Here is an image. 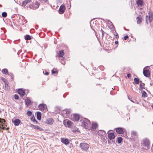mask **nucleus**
<instances>
[{"mask_svg":"<svg viewBox=\"0 0 153 153\" xmlns=\"http://www.w3.org/2000/svg\"><path fill=\"white\" fill-rule=\"evenodd\" d=\"M128 38V35H126L124 37V40H126Z\"/></svg>","mask_w":153,"mask_h":153,"instance_id":"nucleus-45","label":"nucleus"},{"mask_svg":"<svg viewBox=\"0 0 153 153\" xmlns=\"http://www.w3.org/2000/svg\"><path fill=\"white\" fill-rule=\"evenodd\" d=\"M115 36V37L116 39H118L119 38L118 34L117 33H116L115 34H114Z\"/></svg>","mask_w":153,"mask_h":153,"instance_id":"nucleus-48","label":"nucleus"},{"mask_svg":"<svg viewBox=\"0 0 153 153\" xmlns=\"http://www.w3.org/2000/svg\"><path fill=\"white\" fill-rule=\"evenodd\" d=\"M113 91H111L110 92V94L111 95H113Z\"/></svg>","mask_w":153,"mask_h":153,"instance_id":"nucleus-64","label":"nucleus"},{"mask_svg":"<svg viewBox=\"0 0 153 153\" xmlns=\"http://www.w3.org/2000/svg\"><path fill=\"white\" fill-rule=\"evenodd\" d=\"M43 73L45 75H48L49 74V72L47 71H45V72L43 71Z\"/></svg>","mask_w":153,"mask_h":153,"instance_id":"nucleus-44","label":"nucleus"},{"mask_svg":"<svg viewBox=\"0 0 153 153\" xmlns=\"http://www.w3.org/2000/svg\"><path fill=\"white\" fill-rule=\"evenodd\" d=\"M35 4L37 6V7H36V8H38L40 4L38 1H36Z\"/></svg>","mask_w":153,"mask_h":153,"instance_id":"nucleus-42","label":"nucleus"},{"mask_svg":"<svg viewBox=\"0 0 153 153\" xmlns=\"http://www.w3.org/2000/svg\"><path fill=\"white\" fill-rule=\"evenodd\" d=\"M33 128L34 129H36L39 131H42L43 130L42 128L37 125H34Z\"/></svg>","mask_w":153,"mask_h":153,"instance_id":"nucleus-29","label":"nucleus"},{"mask_svg":"<svg viewBox=\"0 0 153 153\" xmlns=\"http://www.w3.org/2000/svg\"><path fill=\"white\" fill-rule=\"evenodd\" d=\"M111 140H112L111 141L110 140H108V143L110 144H111L112 143H113V144L115 143V140H113V139Z\"/></svg>","mask_w":153,"mask_h":153,"instance_id":"nucleus-34","label":"nucleus"},{"mask_svg":"<svg viewBox=\"0 0 153 153\" xmlns=\"http://www.w3.org/2000/svg\"><path fill=\"white\" fill-rule=\"evenodd\" d=\"M143 145L147 147L148 149L150 148V141L147 139H146L143 140Z\"/></svg>","mask_w":153,"mask_h":153,"instance_id":"nucleus-9","label":"nucleus"},{"mask_svg":"<svg viewBox=\"0 0 153 153\" xmlns=\"http://www.w3.org/2000/svg\"><path fill=\"white\" fill-rule=\"evenodd\" d=\"M142 97H147V95L146 92L144 91H142Z\"/></svg>","mask_w":153,"mask_h":153,"instance_id":"nucleus-30","label":"nucleus"},{"mask_svg":"<svg viewBox=\"0 0 153 153\" xmlns=\"http://www.w3.org/2000/svg\"><path fill=\"white\" fill-rule=\"evenodd\" d=\"M143 75L146 77H149L150 75V72L149 70L147 69H145L144 68L143 70Z\"/></svg>","mask_w":153,"mask_h":153,"instance_id":"nucleus-7","label":"nucleus"},{"mask_svg":"<svg viewBox=\"0 0 153 153\" xmlns=\"http://www.w3.org/2000/svg\"><path fill=\"white\" fill-rule=\"evenodd\" d=\"M108 139L111 140L115 138L116 137L114 132H110L108 133Z\"/></svg>","mask_w":153,"mask_h":153,"instance_id":"nucleus-17","label":"nucleus"},{"mask_svg":"<svg viewBox=\"0 0 153 153\" xmlns=\"http://www.w3.org/2000/svg\"><path fill=\"white\" fill-rule=\"evenodd\" d=\"M32 114V112L30 111H28L27 112L26 115L28 116H30Z\"/></svg>","mask_w":153,"mask_h":153,"instance_id":"nucleus-36","label":"nucleus"},{"mask_svg":"<svg viewBox=\"0 0 153 153\" xmlns=\"http://www.w3.org/2000/svg\"><path fill=\"white\" fill-rule=\"evenodd\" d=\"M53 122H54V120L52 118H49L46 119L45 122L47 124L50 125H52L53 124Z\"/></svg>","mask_w":153,"mask_h":153,"instance_id":"nucleus-19","label":"nucleus"},{"mask_svg":"<svg viewBox=\"0 0 153 153\" xmlns=\"http://www.w3.org/2000/svg\"><path fill=\"white\" fill-rule=\"evenodd\" d=\"M70 111H69L68 110L66 111V114H70Z\"/></svg>","mask_w":153,"mask_h":153,"instance_id":"nucleus-51","label":"nucleus"},{"mask_svg":"<svg viewBox=\"0 0 153 153\" xmlns=\"http://www.w3.org/2000/svg\"><path fill=\"white\" fill-rule=\"evenodd\" d=\"M131 135L133 136H135L136 135V132L135 131H132L131 133Z\"/></svg>","mask_w":153,"mask_h":153,"instance_id":"nucleus-40","label":"nucleus"},{"mask_svg":"<svg viewBox=\"0 0 153 153\" xmlns=\"http://www.w3.org/2000/svg\"><path fill=\"white\" fill-rule=\"evenodd\" d=\"M116 142L120 143L122 142L123 138L121 137H118L116 139Z\"/></svg>","mask_w":153,"mask_h":153,"instance_id":"nucleus-25","label":"nucleus"},{"mask_svg":"<svg viewBox=\"0 0 153 153\" xmlns=\"http://www.w3.org/2000/svg\"><path fill=\"white\" fill-rule=\"evenodd\" d=\"M4 129H6V130H8L9 129V127H7V128H6L5 127V126H4Z\"/></svg>","mask_w":153,"mask_h":153,"instance_id":"nucleus-60","label":"nucleus"},{"mask_svg":"<svg viewBox=\"0 0 153 153\" xmlns=\"http://www.w3.org/2000/svg\"><path fill=\"white\" fill-rule=\"evenodd\" d=\"M14 98L16 100H18L19 98V97L17 94H15L14 95Z\"/></svg>","mask_w":153,"mask_h":153,"instance_id":"nucleus-39","label":"nucleus"},{"mask_svg":"<svg viewBox=\"0 0 153 153\" xmlns=\"http://www.w3.org/2000/svg\"><path fill=\"white\" fill-rule=\"evenodd\" d=\"M115 43L117 45V44H118V42L117 41H116L115 42Z\"/></svg>","mask_w":153,"mask_h":153,"instance_id":"nucleus-62","label":"nucleus"},{"mask_svg":"<svg viewBox=\"0 0 153 153\" xmlns=\"http://www.w3.org/2000/svg\"><path fill=\"white\" fill-rule=\"evenodd\" d=\"M66 9L65 7L64 4H62L59 8V13L60 14H62L64 13Z\"/></svg>","mask_w":153,"mask_h":153,"instance_id":"nucleus-10","label":"nucleus"},{"mask_svg":"<svg viewBox=\"0 0 153 153\" xmlns=\"http://www.w3.org/2000/svg\"><path fill=\"white\" fill-rule=\"evenodd\" d=\"M99 68L102 71H103L104 70V67L102 65L99 66Z\"/></svg>","mask_w":153,"mask_h":153,"instance_id":"nucleus-41","label":"nucleus"},{"mask_svg":"<svg viewBox=\"0 0 153 153\" xmlns=\"http://www.w3.org/2000/svg\"><path fill=\"white\" fill-rule=\"evenodd\" d=\"M34 5H31L30 6V7L32 9H34V8L33 7V6Z\"/></svg>","mask_w":153,"mask_h":153,"instance_id":"nucleus-58","label":"nucleus"},{"mask_svg":"<svg viewBox=\"0 0 153 153\" xmlns=\"http://www.w3.org/2000/svg\"><path fill=\"white\" fill-rule=\"evenodd\" d=\"M60 140L61 142L65 145H68L69 143V140L67 138L62 137Z\"/></svg>","mask_w":153,"mask_h":153,"instance_id":"nucleus-13","label":"nucleus"},{"mask_svg":"<svg viewBox=\"0 0 153 153\" xmlns=\"http://www.w3.org/2000/svg\"><path fill=\"white\" fill-rule=\"evenodd\" d=\"M4 85L6 87V86H7L8 85V83L7 82H4Z\"/></svg>","mask_w":153,"mask_h":153,"instance_id":"nucleus-55","label":"nucleus"},{"mask_svg":"<svg viewBox=\"0 0 153 153\" xmlns=\"http://www.w3.org/2000/svg\"><path fill=\"white\" fill-rule=\"evenodd\" d=\"M103 140L104 142H105L106 143H107V141L106 140L105 137L103 138Z\"/></svg>","mask_w":153,"mask_h":153,"instance_id":"nucleus-52","label":"nucleus"},{"mask_svg":"<svg viewBox=\"0 0 153 153\" xmlns=\"http://www.w3.org/2000/svg\"><path fill=\"white\" fill-rule=\"evenodd\" d=\"M98 125L97 123H92L91 127V130L92 131H94L95 129H96Z\"/></svg>","mask_w":153,"mask_h":153,"instance_id":"nucleus-18","label":"nucleus"},{"mask_svg":"<svg viewBox=\"0 0 153 153\" xmlns=\"http://www.w3.org/2000/svg\"><path fill=\"white\" fill-rule=\"evenodd\" d=\"M36 117L37 119L39 120H40L41 119V113L39 111H36Z\"/></svg>","mask_w":153,"mask_h":153,"instance_id":"nucleus-24","label":"nucleus"},{"mask_svg":"<svg viewBox=\"0 0 153 153\" xmlns=\"http://www.w3.org/2000/svg\"><path fill=\"white\" fill-rule=\"evenodd\" d=\"M64 55V50H61L59 51L57 56L58 57H62Z\"/></svg>","mask_w":153,"mask_h":153,"instance_id":"nucleus-22","label":"nucleus"},{"mask_svg":"<svg viewBox=\"0 0 153 153\" xmlns=\"http://www.w3.org/2000/svg\"><path fill=\"white\" fill-rule=\"evenodd\" d=\"M6 123V120L4 119L0 118V128L1 129L4 130V126Z\"/></svg>","mask_w":153,"mask_h":153,"instance_id":"nucleus-4","label":"nucleus"},{"mask_svg":"<svg viewBox=\"0 0 153 153\" xmlns=\"http://www.w3.org/2000/svg\"><path fill=\"white\" fill-rule=\"evenodd\" d=\"M2 72L4 74L8 75L9 74L8 71L6 68L3 69L2 70Z\"/></svg>","mask_w":153,"mask_h":153,"instance_id":"nucleus-27","label":"nucleus"},{"mask_svg":"<svg viewBox=\"0 0 153 153\" xmlns=\"http://www.w3.org/2000/svg\"><path fill=\"white\" fill-rule=\"evenodd\" d=\"M1 15H2V16L3 18H6V17L7 16V13L6 12H3L2 13Z\"/></svg>","mask_w":153,"mask_h":153,"instance_id":"nucleus-33","label":"nucleus"},{"mask_svg":"<svg viewBox=\"0 0 153 153\" xmlns=\"http://www.w3.org/2000/svg\"><path fill=\"white\" fill-rule=\"evenodd\" d=\"M128 98L129 100H130L132 102L135 103L134 101L133 100H132L131 98L130 99V98L128 96Z\"/></svg>","mask_w":153,"mask_h":153,"instance_id":"nucleus-47","label":"nucleus"},{"mask_svg":"<svg viewBox=\"0 0 153 153\" xmlns=\"http://www.w3.org/2000/svg\"><path fill=\"white\" fill-rule=\"evenodd\" d=\"M100 131H103V132L102 133V135H105L106 134V132L104 130H100Z\"/></svg>","mask_w":153,"mask_h":153,"instance_id":"nucleus-46","label":"nucleus"},{"mask_svg":"<svg viewBox=\"0 0 153 153\" xmlns=\"http://www.w3.org/2000/svg\"><path fill=\"white\" fill-rule=\"evenodd\" d=\"M79 118L80 116L79 114H74L72 119L73 121H77L79 120Z\"/></svg>","mask_w":153,"mask_h":153,"instance_id":"nucleus-15","label":"nucleus"},{"mask_svg":"<svg viewBox=\"0 0 153 153\" xmlns=\"http://www.w3.org/2000/svg\"><path fill=\"white\" fill-rule=\"evenodd\" d=\"M68 93H65L63 95V97H64L65 98L66 97V96L68 94Z\"/></svg>","mask_w":153,"mask_h":153,"instance_id":"nucleus-53","label":"nucleus"},{"mask_svg":"<svg viewBox=\"0 0 153 153\" xmlns=\"http://www.w3.org/2000/svg\"><path fill=\"white\" fill-rule=\"evenodd\" d=\"M89 145L86 143H82L79 144L81 149L84 151L87 152L88 150Z\"/></svg>","mask_w":153,"mask_h":153,"instance_id":"nucleus-1","label":"nucleus"},{"mask_svg":"<svg viewBox=\"0 0 153 153\" xmlns=\"http://www.w3.org/2000/svg\"><path fill=\"white\" fill-rule=\"evenodd\" d=\"M25 103L26 106H28L32 104V102L29 98H27L25 100Z\"/></svg>","mask_w":153,"mask_h":153,"instance_id":"nucleus-21","label":"nucleus"},{"mask_svg":"<svg viewBox=\"0 0 153 153\" xmlns=\"http://www.w3.org/2000/svg\"><path fill=\"white\" fill-rule=\"evenodd\" d=\"M22 51V50H20L18 51V52L17 53V54L19 55V54Z\"/></svg>","mask_w":153,"mask_h":153,"instance_id":"nucleus-59","label":"nucleus"},{"mask_svg":"<svg viewBox=\"0 0 153 153\" xmlns=\"http://www.w3.org/2000/svg\"><path fill=\"white\" fill-rule=\"evenodd\" d=\"M134 82H133V83L134 84H138L140 82V79L138 78H134Z\"/></svg>","mask_w":153,"mask_h":153,"instance_id":"nucleus-26","label":"nucleus"},{"mask_svg":"<svg viewBox=\"0 0 153 153\" xmlns=\"http://www.w3.org/2000/svg\"><path fill=\"white\" fill-rule=\"evenodd\" d=\"M114 129L116 132L119 134H122L124 133V128L122 127L115 128Z\"/></svg>","mask_w":153,"mask_h":153,"instance_id":"nucleus-11","label":"nucleus"},{"mask_svg":"<svg viewBox=\"0 0 153 153\" xmlns=\"http://www.w3.org/2000/svg\"><path fill=\"white\" fill-rule=\"evenodd\" d=\"M56 109H59V111H60V107L59 106H56Z\"/></svg>","mask_w":153,"mask_h":153,"instance_id":"nucleus-57","label":"nucleus"},{"mask_svg":"<svg viewBox=\"0 0 153 153\" xmlns=\"http://www.w3.org/2000/svg\"><path fill=\"white\" fill-rule=\"evenodd\" d=\"M140 87L139 88V90L140 91H142L143 89H146L145 88V87H144L142 86V83H140Z\"/></svg>","mask_w":153,"mask_h":153,"instance_id":"nucleus-32","label":"nucleus"},{"mask_svg":"<svg viewBox=\"0 0 153 153\" xmlns=\"http://www.w3.org/2000/svg\"><path fill=\"white\" fill-rule=\"evenodd\" d=\"M1 79L2 81H3V82L4 83L5 82H7V80L5 79L3 77H2L1 78Z\"/></svg>","mask_w":153,"mask_h":153,"instance_id":"nucleus-43","label":"nucleus"},{"mask_svg":"<svg viewBox=\"0 0 153 153\" xmlns=\"http://www.w3.org/2000/svg\"><path fill=\"white\" fill-rule=\"evenodd\" d=\"M15 18L17 20L19 24L21 25L22 26H23L24 25V23H23L22 19L19 20L20 19L19 17V16H18L16 14H15L13 15L12 17V18Z\"/></svg>","mask_w":153,"mask_h":153,"instance_id":"nucleus-8","label":"nucleus"},{"mask_svg":"<svg viewBox=\"0 0 153 153\" xmlns=\"http://www.w3.org/2000/svg\"><path fill=\"white\" fill-rule=\"evenodd\" d=\"M12 121L15 126H18L21 122V120L19 119H13Z\"/></svg>","mask_w":153,"mask_h":153,"instance_id":"nucleus-12","label":"nucleus"},{"mask_svg":"<svg viewBox=\"0 0 153 153\" xmlns=\"http://www.w3.org/2000/svg\"><path fill=\"white\" fill-rule=\"evenodd\" d=\"M148 17H149L147 15H146V22L147 25H148L149 24Z\"/></svg>","mask_w":153,"mask_h":153,"instance_id":"nucleus-38","label":"nucleus"},{"mask_svg":"<svg viewBox=\"0 0 153 153\" xmlns=\"http://www.w3.org/2000/svg\"><path fill=\"white\" fill-rule=\"evenodd\" d=\"M8 75L10 77V78L11 79V80L13 81L14 77L13 74L11 73H9Z\"/></svg>","mask_w":153,"mask_h":153,"instance_id":"nucleus-31","label":"nucleus"},{"mask_svg":"<svg viewBox=\"0 0 153 153\" xmlns=\"http://www.w3.org/2000/svg\"><path fill=\"white\" fill-rule=\"evenodd\" d=\"M34 125H33L32 124H30V127H33H33L34 126Z\"/></svg>","mask_w":153,"mask_h":153,"instance_id":"nucleus-56","label":"nucleus"},{"mask_svg":"<svg viewBox=\"0 0 153 153\" xmlns=\"http://www.w3.org/2000/svg\"><path fill=\"white\" fill-rule=\"evenodd\" d=\"M63 124L66 127L70 128L72 126L73 123L70 120H64Z\"/></svg>","mask_w":153,"mask_h":153,"instance_id":"nucleus-3","label":"nucleus"},{"mask_svg":"<svg viewBox=\"0 0 153 153\" xmlns=\"http://www.w3.org/2000/svg\"><path fill=\"white\" fill-rule=\"evenodd\" d=\"M100 31L102 33H103V34H104V33H105L106 34H107V33L105 32L102 29V28L101 29V30H100Z\"/></svg>","mask_w":153,"mask_h":153,"instance_id":"nucleus-50","label":"nucleus"},{"mask_svg":"<svg viewBox=\"0 0 153 153\" xmlns=\"http://www.w3.org/2000/svg\"><path fill=\"white\" fill-rule=\"evenodd\" d=\"M148 21L151 24L153 20V12L152 10H150L148 13Z\"/></svg>","mask_w":153,"mask_h":153,"instance_id":"nucleus-5","label":"nucleus"},{"mask_svg":"<svg viewBox=\"0 0 153 153\" xmlns=\"http://www.w3.org/2000/svg\"><path fill=\"white\" fill-rule=\"evenodd\" d=\"M30 120L32 121L33 122H34L35 121H36V120L35 118V117L34 115H33L31 117Z\"/></svg>","mask_w":153,"mask_h":153,"instance_id":"nucleus-35","label":"nucleus"},{"mask_svg":"<svg viewBox=\"0 0 153 153\" xmlns=\"http://www.w3.org/2000/svg\"><path fill=\"white\" fill-rule=\"evenodd\" d=\"M136 4L140 7L144 6V3L143 0H136Z\"/></svg>","mask_w":153,"mask_h":153,"instance_id":"nucleus-16","label":"nucleus"},{"mask_svg":"<svg viewBox=\"0 0 153 153\" xmlns=\"http://www.w3.org/2000/svg\"><path fill=\"white\" fill-rule=\"evenodd\" d=\"M38 107L40 110H44L47 108V105L44 103L40 104L39 105Z\"/></svg>","mask_w":153,"mask_h":153,"instance_id":"nucleus-14","label":"nucleus"},{"mask_svg":"<svg viewBox=\"0 0 153 153\" xmlns=\"http://www.w3.org/2000/svg\"><path fill=\"white\" fill-rule=\"evenodd\" d=\"M58 72V70H56L55 71L54 70V69H52L51 70V73L52 74H57Z\"/></svg>","mask_w":153,"mask_h":153,"instance_id":"nucleus-37","label":"nucleus"},{"mask_svg":"<svg viewBox=\"0 0 153 153\" xmlns=\"http://www.w3.org/2000/svg\"><path fill=\"white\" fill-rule=\"evenodd\" d=\"M127 76L128 78H129L131 76V75L130 74H127Z\"/></svg>","mask_w":153,"mask_h":153,"instance_id":"nucleus-54","label":"nucleus"},{"mask_svg":"<svg viewBox=\"0 0 153 153\" xmlns=\"http://www.w3.org/2000/svg\"><path fill=\"white\" fill-rule=\"evenodd\" d=\"M136 19L137 20V23L138 24H140L142 22L143 19L141 16L139 15L136 18Z\"/></svg>","mask_w":153,"mask_h":153,"instance_id":"nucleus-23","label":"nucleus"},{"mask_svg":"<svg viewBox=\"0 0 153 153\" xmlns=\"http://www.w3.org/2000/svg\"><path fill=\"white\" fill-rule=\"evenodd\" d=\"M69 146V147H70V148H71L72 146L73 147V145H72V143L70 144V146Z\"/></svg>","mask_w":153,"mask_h":153,"instance_id":"nucleus-63","label":"nucleus"},{"mask_svg":"<svg viewBox=\"0 0 153 153\" xmlns=\"http://www.w3.org/2000/svg\"><path fill=\"white\" fill-rule=\"evenodd\" d=\"M17 93L21 97H23L26 95L25 89L22 88L18 89Z\"/></svg>","mask_w":153,"mask_h":153,"instance_id":"nucleus-6","label":"nucleus"},{"mask_svg":"<svg viewBox=\"0 0 153 153\" xmlns=\"http://www.w3.org/2000/svg\"><path fill=\"white\" fill-rule=\"evenodd\" d=\"M32 36L29 35H26L25 36V39L26 40H30L31 39Z\"/></svg>","mask_w":153,"mask_h":153,"instance_id":"nucleus-28","label":"nucleus"},{"mask_svg":"<svg viewBox=\"0 0 153 153\" xmlns=\"http://www.w3.org/2000/svg\"><path fill=\"white\" fill-rule=\"evenodd\" d=\"M111 23H112V25L111 26V29H115V31H116L114 26V25L111 22Z\"/></svg>","mask_w":153,"mask_h":153,"instance_id":"nucleus-49","label":"nucleus"},{"mask_svg":"<svg viewBox=\"0 0 153 153\" xmlns=\"http://www.w3.org/2000/svg\"><path fill=\"white\" fill-rule=\"evenodd\" d=\"M31 1V0H25L24 1H22V3H21L20 4H19L20 5L23 7H25L26 5L28 4Z\"/></svg>","mask_w":153,"mask_h":153,"instance_id":"nucleus-20","label":"nucleus"},{"mask_svg":"<svg viewBox=\"0 0 153 153\" xmlns=\"http://www.w3.org/2000/svg\"><path fill=\"white\" fill-rule=\"evenodd\" d=\"M80 121L83 126L85 128L88 127L91 123L90 120L87 119L85 118L84 120H80Z\"/></svg>","mask_w":153,"mask_h":153,"instance_id":"nucleus-2","label":"nucleus"},{"mask_svg":"<svg viewBox=\"0 0 153 153\" xmlns=\"http://www.w3.org/2000/svg\"><path fill=\"white\" fill-rule=\"evenodd\" d=\"M61 63L63 65H65V62L63 61V62H61Z\"/></svg>","mask_w":153,"mask_h":153,"instance_id":"nucleus-61","label":"nucleus"}]
</instances>
